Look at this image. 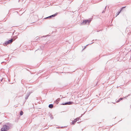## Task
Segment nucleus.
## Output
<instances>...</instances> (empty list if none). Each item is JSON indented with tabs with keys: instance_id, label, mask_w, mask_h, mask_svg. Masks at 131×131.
I'll list each match as a JSON object with an SVG mask.
<instances>
[{
	"instance_id": "obj_11",
	"label": "nucleus",
	"mask_w": 131,
	"mask_h": 131,
	"mask_svg": "<svg viewBox=\"0 0 131 131\" xmlns=\"http://www.w3.org/2000/svg\"><path fill=\"white\" fill-rule=\"evenodd\" d=\"M23 112L22 111H20V115H23Z\"/></svg>"
},
{
	"instance_id": "obj_3",
	"label": "nucleus",
	"mask_w": 131,
	"mask_h": 131,
	"mask_svg": "<svg viewBox=\"0 0 131 131\" xmlns=\"http://www.w3.org/2000/svg\"><path fill=\"white\" fill-rule=\"evenodd\" d=\"M73 102H69L66 103H62V105H70L72 104L73 103Z\"/></svg>"
},
{
	"instance_id": "obj_19",
	"label": "nucleus",
	"mask_w": 131,
	"mask_h": 131,
	"mask_svg": "<svg viewBox=\"0 0 131 131\" xmlns=\"http://www.w3.org/2000/svg\"><path fill=\"white\" fill-rule=\"evenodd\" d=\"M125 7H123L122 8H121V9H123V8H124Z\"/></svg>"
},
{
	"instance_id": "obj_12",
	"label": "nucleus",
	"mask_w": 131,
	"mask_h": 131,
	"mask_svg": "<svg viewBox=\"0 0 131 131\" xmlns=\"http://www.w3.org/2000/svg\"><path fill=\"white\" fill-rule=\"evenodd\" d=\"M120 12H121V11H120V12H118V13H117V15H116V16H117V15H118L119 14V13H120Z\"/></svg>"
},
{
	"instance_id": "obj_16",
	"label": "nucleus",
	"mask_w": 131,
	"mask_h": 131,
	"mask_svg": "<svg viewBox=\"0 0 131 131\" xmlns=\"http://www.w3.org/2000/svg\"><path fill=\"white\" fill-rule=\"evenodd\" d=\"M88 45H87L86 46H85L84 47V49H85V48H86V46H88Z\"/></svg>"
},
{
	"instance_id": "obj_8",
	"label": "nucleus",
	"mask_w": 131,
	"mask_h": 131,
	"mask_svg": "<svg viewBox=\"0 0 131 131\" xmlns=\"http://www.w3.org/2000/svg\"><path fill=\"white\" fill-rule=\"evenodd\" d=\"M53 107V105L52 104H49V107L50 108H52Z\"/></svg>"
},
{
	"instance_id": "obj_7",
	"label": "nucleus",
	"mask_w": 131,
	"mask_h": 131,
	"mask_svg": "<svg viewBox=\"0 0 131 131\" xmlns=\"http://www.w3.org/2000/svg\"><path fill=\"white\" fill-rule=\"evenodd\" d=\"M77 121V119H75L74 121H73L72 122V124H74Z\"/></svg>"
},
{
	"instance_id": "obj_9",
	"label": "nucleus",
	"mask_w": 131,
	"mask_h": 131,
	"mask_svg": "<svg viewBox=\"0 0 131 131\" xmlns=\"http://www.w3.org/2000/svg\"><path fill=\"white\" fill-rule=\"evenodd\" d=\"M13 39H12L10 40H9L8 41V42H9V43H12L13 41Z\"/></svg>"
},
{
	"instance_id": "obj_14",
	"label": "nucleus",
	"mask_w": 131,
	"mask_h": 131,
	"mask_svg": "<svg viewBox=\"0 0 131 131\" xmlns=\"http://www.w3.org/2000/svg\"><path fill=\"white\" fill-rule=\"evenodd\" d=\"M120 101V100H119V99L117 101V102H119Z\"/></svg>"
},
{
	"instance_id": "obj_13",
	"label": "nucleus",
	"mask_w": 131,
	"mask_h": 131,
	"mask_svg": "<svg viewBox=\"0 0 131 131\" xmlns=\"http://www.w3.org/2000/svg\"><path fill=\"white\" fill-rule=\"evenodd\" d=\"M50 118L52 119L53 118V117L52 116H50Z\"/></svg>"
},
{
	"instance_id": "obj_17",
	"label": "nucleus",
	"mask_w": 131,
	"mask_h": 131,
	"mask_svg": "<svg viewBox=\"0 0 131 131\" xmlns=\"http://www.w3.org/2000/svg\"><path fill=\"white\" fill-rule=\"evenodd\" d=\"M75 119H77V120H79V118H76Z\"/></svg>"
},
{
	"instance_id": "obj_10",
	"label": "nucleus",
	"mask_w": 131,
	"mask_h": 131,
	"mask_svg": "<svg viewBox=\"0 0 131 131\" xmlns=\"http://www.w3.org/2000/svg\"><path fill=\"white\" fill-rule=\"evenodd\" d=\"M9 43L8 42V41H6L5 43L4 44V46H6V45L7 44H8Z\"/></svg>"
},
{
	"instance_id": "obj_15",
	"label": "nucleus",
	"mask_w": 131,
	"mask_h": 131,
	"mask_svg": "<svg viewBox=\"0 0 131 131\" xmlns=\"http://www.w3.org/2000/svg\"><path fill=\"white\" fill-rule=\"evenodd\" d=\"M123 99V98H121L120 99H119V100H122V99Z\"/></svg>"
},
{
	"instance_id": "obj_18",
	"label": "nucleus",
	"mask_w": 131,
	"mask_h": 131,
	"mask_svg": "<svg viewBox=\"0 0 131 131\" xmlns=\"http://www.w3.org/2000/svg\"><path fill=\"white\" fill-rule=\"evenodd\" d=\"M105 11L104 10L102 12V13H105Z\"/></svg>"
},
{
	"instance_id": "obj_5",
	"label": "nucleus",
	"mask_w": 131,
	"mask_h": 131,
	"mask_svg": "<svg viewBox=\"0 0 131 131\" xmlns=\"http://www.w3.org/2000/svg\"><path fill=\"white\" fill-rule=\"evenodd\" d=\"M30 94V93L29 92L28 93H27L25 97V99L26 100H27V99H28V98Z\"/></svg>"
},
{
	"instance_id": "obj_1",
	"label": "nucleus",
	"mask_w": 131,
	"mask_h": 131,
	"mask_svg": "<svg viewBox=\"0 0 131 131\" xmlns=\"http://www.w3.org/2000/svg\"><path fill=\"white\" fill-rule=\"evenodd\" d=\"M10 125H3L1 128V131H7L10 128Z\"/></svg>"
},
{
	"instance_id": "obj_20",
	"label": "nucleus",
	"mask_w": 131,
	"mask_h": 131,
	"mask_svg": "<svg viewBox=\"0 0 131 131\" xmlns=\"http://www.w3.org/2000/svg\"><path fill=\"white\" fill-rule=\"evenodd\" d=\"M93 43V42H92V43H91L90 44H92Z\"/></svg>"
},
{
	"instance_id": "obj_4",
	"label": "nucleus",
	"mask_w": 131,
	"mask_h": 131,
	"mask_svg": "<svg viewBox=\"0 0 131 131\" xmlns=\"http://www.w3.org/2000/svg\"><path fill=\"white\" fill-rule=\"evenodd\" d=\"M57 13H56L54 14V15L50 16L48 17H47L46 18H51L52 17H54L57 15Z\"/></svg>"
},
{
	"instance_id": "obj_6",
	"label": "nucleus",
	"mask_w": 131,
	"mask_h": 131,
	"mask_svg": "<svg viewBox=\"0 0 131 131\" xmlns=\"http://www.w3.org/2000/svg\"><path fill=\"white\" fill-rule=\"evenodd\" d=\"M60 100V98L58 99L55 101V103H56V104H58L59 102L58 101H59Z\"/></svg>"
},
{
	"instance_id": "obj_2",
	"label": "nucleus",
	"mask_w": 131,
	"mask_h": 131,
	"mask_svg": "<svg viewBox=\"0 0 131 131\" xmlns=\"http://www.w3.org/2000/svg\"><path fill=\"white\" fill-rule=\"evenodd\" d=\"M90 22V21L89 20H84L81 23V24L82 25L88 23V24H89Z\"/></svg>"
}]
</instances>
